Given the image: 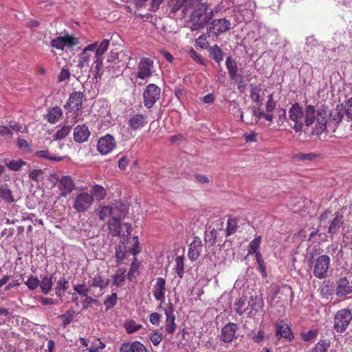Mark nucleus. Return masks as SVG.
I'll return each mask as SVG.
<instances>
[{
	"label": "nucleus",
	"mask_w": 352,
	"mask_h": 352,
	"mask_svg": "<svg viewBox=\"0 0 352 352\" xmlns=\"http://www.w3.org/2000/svg\"><path fill=\"white\" fill-rule=\"evenodd\" d=\"M231 28V23L226 19H214L209 24L207 32L209 37L217 39L218 36Z\"/></svg>",
	"instance_id": "4"
},
{
	"label": "nucleus",
	"mask_w": 352,
	"mask_h": 352,
	"mask_svg": "<svg viewBox=\"0 0 352 352\" xmlns=\"http://www.w3.org/2000/svg\"><path fill=\"white\" fill-rule=\"evenodd\" d=\"M245 300L246 299L245 297H240L236 300V302L234 304L236 312L240 316L243 315V313L245 312V309L243 307L245 305Z\"/></svg>",
	"instance_id": "50"
},
{
	"label": "nucleus",
	"mask_w": 352,
	"mask_h": 352,
	"mask_svg": "<svg viewBox=\"0 0 352 352\" xmlns=\"http://www.w3.org/2000/svg\"><path fill=\"white\" fill-rule=\"evenodd\" d=\"M170 7L173 12H177L179 9H182V12H186L184 10V0H171L170 2Z\"/></svg>",
	"instance_id": "49"
},
{
	"label": "nucleus",
	"mask_w": 352,
	"mask_h": 352,
	"mask_svg": "<svg viewBox=\"0 0 352 352\" xmlns=\"http://www.w3.org/2000/svg\"><path fill=\"white\" fill-rule=\"evenodd\" d=\"M71 126L69 125L63 126L60 129L58 130L54 135V140H61L64 139L70 132Z\"/></svg>",
	"instance_id": "45"
},
{
	"label": "nucleus",
	"mask_w": 352,
	"mask_h": 352,
	"mask_svg": "<svg viewBox=\"0 0 352 352\" xmlns=\"http://www.w3.org/2000/svg\"><path fill=\"white\" fill-rule=\"evenodd\" d=\"M208 6L206 3H201L197 6L192 12L190 19V30L196 31L203 29L212 16V12H207Z\"/></svg>",
	"instance_id": "2"
},
{
	"label": "nucleus",
	"mask_w": 352,
	"mask_h": 352,
	"mask_svg": "<svg viewBox=\"0 0 352 352\" xmlns=\"http://www.w3.org/2000/svg\"><path fill=\"white\" fill-rule=\"evenodd\" d=\"M39 280L36 276H30L24 283L30 290H34L39 285Z\"/></svg>",
	"instance_id": "53"
},
{
	"label": "nucleus",
	"mask_w": 352,
	"mask_h": 352,
	"mask_svg": "<svg viewBox=\"0 0 352 352\" xmlns=\"http://www.w3.org/2000/svg\"><path fill=\"white\" fill-rule=\"evenodd\" d=\"M133 352H148L143 344L138 341L132 342Z\"/></svg>",
	"instance_id": "60"
},
{
	"label": "nucleus",
	"mask_w": 352,
	"mask_h": 352,
	"mask_svg": "<svg viewBox=\"0 0 352 352\" xmlns=\"http://www.w3.org/2000/svg\"><path fill=\"white\" fill-rule=\"evenodd\" d=\"M84 297L85 299L81 302L83 309H87L92 303L96 302V300L89 295Z\"/></svg>",
	"instance_id": "61"
},
{
	"label": "nucleus",
	"mask_w": 352,
	"mask_h": 352,
	"mask_svg": "<svg viewBox=\"0 0 352 352\" xmlns=\"http://www.w3.org/2000/svg\"><path fill=\"white\" fill-rule=\"evenodd\" d=\"M74 290L80 296L84 297L89 294V288L85 283L76 284L74 285Z\"/></svg>",
	"instance_id": "51"
},
{
	"label": "nucleus",
	"mask_w": 352,
	"mask_h": 352,
	"mask_svg": "<svg viewBox=\"0 0 352 352\" xmlns=\"http://www.w3.org/2000/svg\"><path fill=\"white\" fill-rule=\"evenodd\" d=\"M35 155L39 158L47 159L54 162H60L64 159L63 157L54 156L47 150L38 151L35 153Z\"/></svg>",
	"instance_id": "36"
},
{
	"label": "nucleus",
	"mask_w": 352,
	"mask_h": 352,
	"mask_svg": "<svg viewBox=\"0 0 352 352\" xmlns=\"http://www.w3.org/2000/svg\"><path fill=\"white\" fill-rule=\"evenodd\" d=\"M106 344L100 340V339H94L91 341L90 346L87 349L89 352H100L103 350Z\"/></svg>",
	"instance_id": "41"
},
{
	"label": "nucleus",
	"mask_w": 352,
	"mask_h": 352,
	"mask_svg": "<svg viewBox=\"0 0 352 352\" xmlns=\"http://www.w3.org/2000/svg\"><path fill=\"white\" fill-rule=\"evenodd\" d=\"M250 98L254 102H261L262 98L261 97V89L259 86L250 85Z\"/></svg>",
	"instance_id": "40"
},
{
	"label": "nucleus",
	"mask_w": 352,
	"mask_h": 352,
	"mask_svg": "<svg viewBox=\"0 0 352 352\" xmlns=\"http://www.w3.org/2000/svg\"><path fill=\"white\" fill-rule=\"evenodd\" d=\"M109 282L110 280L107 276L102 275L101 274H97L89 283L91 287L104 289L108 286Z\"/></svg>",
	"instance_id": "25"
},
{
	"label": "nucleus",
	"mask_w": 352,
	"mask_h": 352,
	"mask_svg": "<svg viewBox=\"0 0 352 352\" xmlns=\"http://www.w3.org/2000/svg\"><path fill=\"white\" fill-rule=\"evenodd\" d=\"M126 248L124 245H118L116 247V260L118 265L121 264L126 258Z\"/></svg>",
	"instance_id": "39"
},
{
	"label": "nucleus",
	"mask_w": 352,
	"mask_h": 352,
	"mask_svg": "<svg viewBox=\"0 0 352 352\" xmlns=\"http://www.w3.org/2000/svg\"><path fill=\"white\" fill-rule=\"evenodd\" d=\"M276 107V102L274 100L273 94H271L268 98L265 105L267 112H273Z\"/></svg>",
	"instance_id": "55"
},
{
	"label": "nucleus",
	"mask_w": 352,
	"mask_h": 352,
	"mask_svg": "<svg viewBox=\"0 0 352 352\" xmlns=\"http://www.w3.org/2000/svg\"><path fill=\"white\" fill-rule=\"evenodd\" d=\"M238 223L236 219L229 218L227 221L226 236H228L236 232Z\"/></svg>",
	"instance_id": "47"
},
{
	"label": "nucleus",
	"mask_w": 352,
	"mask_h": 352,
	"mask_svg": "<svg viewBox=\"0 0 352 352\" xmlns=\"http://www.w3.org/2000/svg\"><path fill=\"white\" fill-rule=\"evenodd\" d=\"M16 144L17 146L25 153H30L32 151L30 145L25 139L18 138Z\"/></svg>",
	"instance_id": "54"
},
{
	"label": "nucleus",
	"mask_w": 352,
	"mask_h": 352,
	"mask_svg": "<svg viewBox=\"0 0 352 352\" xmlns=\"http://www.w3.org/2000/svg\"><path fill=\"white\" fill-rule=\"evenodd\" d=\"M352 292V285L349 283L346 277L340 278L337 282L336 294L344 296Z\"/></svg>",
	"instance_id": "23"
},
{
	"label": "nucleus",
	"mask_w": 352,
	"mask_h": 352,
	"mask_svg": "<svg viewBox=\"0 0 352 352\" xmlns=\"http://www.w3.org/2000/svg\"><path fill=\"white\" fill-rule=\"evenodd\" d=\"M62 115L63 112L61 109L56 106L48 110L46 118L50 123L54 124L60 119Z\"/></svg>",
	"instance_id": "28"
},
{
	"label": "nucleus",
	"mask_w": 352,
	"mask_h": 352,
	"mask_svg": "<svg viewBox=\"0 0 352 352\" xmlns=\"http://www.w3.org/2000/svg\"><path fill=\"white\" fill-rule=\"evenodd\" d=\"M97 47V42L87 45L80 54L79 57V65L80 67H86L89 65L92 53L94 54L96 47Z\"/></svg>",
	"instance_id": "21"
},
{
	"label": "nucleus",
	"mask_w": 352,
	"mask_h": 352,
	"mask_svg": "<svg viewBox=\"0 0 352 352\" xmlns=\"http://www.w3.org/2000/svg\"><path fill=\"white\" fill-rule=\"evenodd\" d=\"M329 116L328 108L321 107L316 109L312 105H307L305 107V124L307 126H312V135H320L327 129Z\"/></svg>",
	"instance_id": "1"
},
{
	"label": "nucleus",
	"mask_w": 352,
	"mask_h": 352,
	"mask_svg": "<svg viewBox=\"0 0 352 352\" xmlns=\"http://www.w3.org/2000/svg\"><path fill=\"white\" fill-rule=\"evenodd\" d=\"M318 334V331L316 330H309L307 332H304L301 333V338L304 341H309L314 338Z\"/></svg>",
	"instance_id": "56"
},
{
	"label": "nucleus",
	"mask_w": 352,
	"mask_h": 352,
	"mask_svg": "<svg viewBox=\"0 0 352 352\" xmlns=\"http://www.w3.org/2000/svg\"><path fill=\"white\" fill-rule=\"evenodd\" d=\"M5 166L11 171H19L21 168L26 164V162L22 159L10 160L4 159Z\"/></svg>",
	"instance_id": "27"
},
{
	"label": "nucleus",
	"mask_w": 352,
	"mask_h": 352,
	"mask_svg": "<svg viewBox=\"0 0 352 352\" xmlns=\"http://www.w3.org/2000/svg\"><path fill=\"white\" fill-rule=\"evenodd\" d=\"M148 122L147 116L142 113L131 114L128 121V130L137 131L143 128Z\"/></svg>",
	"instance_id": "11"
},
{
	"label": "nucleus",
	"mask_w": 352,
	"mask_h": 352,
	"mask_svg": "<svg viewBox=\"0 0 352 352\" xmlns=\"http://www.w3.org/2000/svg\"><path fill=\"white\" fill-rule=\"evenodd\" d=\"M109 40L103 39L100 44L97 43V47H96L94 52V58L96 60L94 62V67L96 72V76L99 75V72L100 70L102 64V55L107 52L108 47L109 46Z\"/></svg>",
	"instance_id": "10"
},
{
	"label": "nucleus",
	"mask_w": 352,
	"mask_h": 352,
	"mask_svg": "<svg viewBox=\"0 0 352 352\" xmlns=\"http://www.w3.org/2000/svg\"><path fill=\"white\" fill-rule=\"evenodd\" d=\"M161 89L155 84H149L146 86L143 93L144 104L151 109L160 99Z\"/></svg>",
	"instance_id": "7"
},
{
	"label": "nucleus",
	"mask_w": 352,
	"mask_h": 352,
	"mask_svg": "<svg viewBox=\"0 0 352 352\" xmlns=\"http://www.w3.org/2000/svg\"><path fill=\"white\" fill-rule=\"evenodd\" d=\"M351 320L352 314L349 309L339 310L334 316V329L338 333H343L347 329Z\"/></svg>",
	"instance_id": "5"
},
{
	"label": "nucleus",
	"mask_w": 352,
	"mask_h": 352,
	"mask_svg": "<svg viewBox=\"0 0 352 352\" xmlns=\"http://www.w3.org/2000/svg\"><path fill=\"white\" fill-rule=\"evenodd\" d=\"M203 246L201 239L195 236L188 248V256L190 261H195L199 258L203 250Z\"/></svg>",
	"instance_id": "15"
},
{
	"label": "nucleus",
	"mask_w": 352,
	"mask_h": 352,
	"mask_svg": "<svg viewBox=\"0 0 352 352\" xmlns=\"http://www.w3.org/2000/svg\"><path fill=\"white\" fill-rule=\"evenodd\" d=\"M111 57L113 58L114 60H108L109 65L106 67V69L111 77H117L122 74V67L124 64L122 63V65H120V61L116 60L117 58V53L111 52Z\"/></svg>",
	"instance_id": "18"
},
{
	"label": "nucleus",
	"mask_w": 352,
	"mask_h": 352,
	"mask_svg": "<svg viewBox=\"0 0 352 352\" xmlns=\"http://www.w3.org/2000/svg\"><path fill=\"white\" fill-rule=\"evenodd\" d=\"M126 270L123 267H120L112 276L113 284L116 286H120L125 280Z\"/></svg>",
	"instance_id": "35"
},
{
	"label": "nucleus",
	"mask_w": 352,
	"mask_h": 352,
	"mask_svg": "<svg viewBox=\"0 0 352 352\" xmlns=\"http://www.w3.org/2000/svg\"><path fill=\"white\" fill-rule=\"evenodd\" d=\"M261 242V236H258L254 240H252L248 246V254H252L256 252H260L258 251Z\"/></svg>",
	"instance_id": "43"
},
{
	"label": "nucleus",
	"mask_w": 352,
	"mask_h": 352,
	"mask_svg": "<svg viewBox=\"0 0 352 352\" xmlns=\"http://www.w3.org/2000/svg\"><path fill=\"white\" fill-rule=\"evenodd\" d=\"M120 219L112 217L108 222L109 233L113 236H118L121 233V224Z\"/></svg>",
	"instance_id": "26"
},
{
	"label": "nucleus",
	"mask_w": 352,
	"mask_h": 352,
	"mask_svg": "<svg viewBox=\"0 0 352 352\" xmlns=\"http://www.w3.org/2000/svg\"><path fill=\"white\" fill-rule=\"evenodd\" d=\"M195 43L202 49L206 48L208 44L206 36L204 34L199 36L198 38L196 39Z\"/></svg>",
	"instance_id": "63"
},
{
	"label": "nucleus",
	"mask_w": 352,
	"mask_h": 352,
	"mask_svg": "<svg viewBox=\"0 0 352 352\" xmlns=\"http://www.w3.org/2000/svg\"><path fill=\"white\" fill-rule=\"evenodd\" d=\"M316 157V155L314 153H300L297 155L298 160L302 161H312Z\"/></svg>",
	"instance_id": "62"
},
{
	"label": "nucleus",
	"mask_w": 352,
	"mask_h": 352,
	"mask_svg": "<svg viewBox=\"0 0 352 352\" xmlns=\"http://www.w3.org/2000/svg\"><path fill=\"white\" fill-rule=\"evenodd\" d=\"M0 198L7 203H12L14 201V199L12 195V192L8 188L7 184L1 186Z\"/></svg>",
	"instance_id": "31"
},
{
	"label": "nucleus",
	"mask_w": 352,
	"mask_h": 352,
	"mask_svg": "<svg viewBox=\"0 0 352 352\" xmlns=\"http://www.w3.org/2000/svg\"><path fill=\"white\" fill-rule=\"evenodd\" d=\"M166 291L165 279L161 277L157 278L152 290L155 299L162 302H164Z\"/></svg>",
	"instance_id": "16"
},
{
	"label": "nucleus",
	"mask_w": 352,
	"mask_h": 352,
	"mask_svg": "<svg viewBox=\"0 0 352 352\" xmlns=\"http://www.w3.org/2000/svg\"><path fill=\"white\" fill-rule=\"evenodd\" d=\"M331 342L328 339L320 340L310 352H327L330 347Z\"/></svg>",
	"instance_id": "37"
},
{
	"label": "nucleus",
	"mask_w": 352,
	"mask_h": 352,
	"mask_svg": "<svg viewBox=\"0 0 352 352\" xmlns=\"http://www.w3.org/2000/svg\"><path fill=\"white\" fill-rule=\"evenodd\" d=\"M289 118L294 122V125H291L292 128L296 132L301 131L305 125V108L303 109L298 102H296L289 110Z\"/></svg>",
	"instance_id": "3"
},
{
	"label": "nucleus",
	"mask_w": 352,
	"mask_h": 352,
	"mask_svg": "<svg viewBox=\"0 0 352 352\" xmlns=\"http://www.w3.org/2000/svg\"><path fill=\"white\" fill-rule=\"evenodd\" d=\"M74 315V311L70 309L68 310L65 314L59 315L58 318L63 320L62 326L63 327H66L73 320Z\"/></svg>",
	"instance_id": "42"
},
{
	"label": "nucleus",
	"mask_w": 352,
	"mask_h": 352,
	"mask_svg": "<svg viewBox=\"0 0 352 352\" xmlns=\"http://www.w3.org/2000/svg\"><path fill=\"white\" fill-rule=\"evenodd\" d=\"M116 211L117 210L113 209L112 207L103 206L101 208L98 213L100 219L104 220L105 218L108 217L109 216H111L112 217H113V214H115Z\"/></svg>",
	"instance_id": "44"
},
{
	"label": "nucleus",
	"mask_w": 352,
	"mask_h": 352,
	"mask_svg": "<svg viewBox=\"0 0 352 352\" xmlns=\"http://www.w3.org/2000/svg\"><path fill=\"white\" fill-rule=\"evenodd\" d=\"M209 51L210 57L217 63H219L223 60V52L218 45H214V46L211 47Z\"/></svg>",
	"instance_id": "38"
},
{
	"label": "nucleus",
	"mask_w": 352,
	"mask_h": 352,
	"mask_svg": "<svg viewBox=\"0 0 352 352\" xmlns=\"http://www.w3.org/2000/svg\"><path fill=\"white\" fill-rule=\"evenodd\" d=\"M53 283L52 276H44L39 283L41 289L45 294H47L52 289Z\"/></svg>",
	"instance_id": "30"
},
{
	"label": "nucleus",
	"mask_w": 352,
	"mask_h": 352,
	"mask_svg": "<svg viewBox=\"0 0 352 352\" xmlns=\"http://www.w3.org/2000/svg\"><path fill=\"white\" fill-rule=\"evenodd\" d=\"M85 97L82 91H74L72 93L67 100L65 107L69 111H78L82 106V99Z\"/></svg>",
	"instance_id": "12"
},
{
	"label": "nucleus",
	"mask_w": 352,
	"mask_h": 352,
	"mask_svg": "<svg viewBox=\"0 0 352 352\" xmlns=\"http://www.w3.org/2000/svg\"><path fill=\"white\" fill-rule=\"evenodd\" d=\"M116 145L114 138L107 134L99 139L97 149L101 154L106 155L110 153L116 147Z\"/></svg>",
	"instance_id": "13"
},
{
	"label": "nucleus",
	"mask_w": 352,
	"mask_h": 352,
	"mask_svg": "<svg viewBox=\"0 0 352 352\" xmlns=\"http://www.w3.org/2000/svg\"><path fill=\"white\" fill-rule=\"evenodd\" d=\"M226 65L230 79L234 80L237 84L242 83V76L237 74V63L231 56H228L226 60Z\"/></svg>",
	"instance_id": "17"
},
{
	"label": "nucleus",
	"mask_w": 352,
	"mask_h": 352,
	"mask_svg": "<svg viewBox=\"0 0 352 352\" xmlns=\"http://www.w3.org/2000/svg\"><path fill=\"white\" fill-rule=\"evenodd\" d=\"M50 45L52 47L56 48L57 50H63L64 47L62 43V38L60 36H57L56 38L52 39L50 42Z\"/></svg>",
	"instance_id": "59"
},
{
	"label": "nucleus",
	"mask_w": 352,
	"mask_h": 352,
	"mask_svg": "<svg viewBox=\"0 0 352 352\" xmlns=\"http://www.w3.org/2000/svg\"><path fill=\"white\" fill-rule=\"evenodd\" d=\"M133 344L129 342H124L120 347V352H133Z\"/></svg>",
	"instance_id": "64"
},
{
	"label": "nucleus",
	"mask_w": 352,
	"mask_h": 352,
	"mask_svg": "<svg viewBox=\"0 0 352 352\" xmlns=\"http://www.w3.org/2000/svg\"><path fill=\"white\" fill-rule=\"evenodd\" d=\"M276 336L278 340L281 338H284L291 341L294 338L291 329L286 323H283V322L276 324Z\"/></svg>",
	"instance_id": "22"
},
{
	"label": "nucleus",
	"mask_w": 352,
	"mask_h": 352,
	"mask_svg": "<svg viewBox=\"0 0 352 352\" xmlns=\"http://www.w3.org/2000/svg\"><path fill=\"white\" fill-rule=\"evenodd\" d=\"M124 327L128 333H133L142 328V324H137L134 320H130L125 323Z\"/></svg>",
	"instance_id": "48"
},
{
	"label": "nucleus",
	"mask_w": 352,
	"mask_h": 352,
	"mask_svg": "<svg viewBox=\"0 0 352 352\" xmlns=\"http://www.w3.org/2000/svg\"><path fill=\"white\" fill-rule=\"evenodd\" d=\"M150 340L154 346H157L162 340V334L155 331L150 336Z\"/></svg>",
	"instance_id": "58"
},
{
	"label": "nucleus",
	"mask_w": 352,
	"mask_h": 352,
	"mask_svg": "<svg viewBox=\"0 0 352 352\" xmlns=\"http://www.w3.org/2000/svg\"><path fill=\"white\" fill-rule=\"evenodd\" d=\"M165 331L169 334H173L177 328V324L175 323V316L172 310H165Z\"/></svg>",
	"instance_id": "24"
},
{
	"label": "nucleus",
	"mask_w": 352,
	"mask_h": 352,
	"mask_svg": "<svg viewBox=\"0 0 352 352\" xmlns=\"http://www.w3.org/2000/svg\"><path fill=\"white\" fill-rule=\"evenodd\" d=\"M237 329L236 324L229 322L223 327L221 331L220 340L224 342H230L235 338V333Z\"/></svg>",
	"instance_id": "19"
},
{
	"label": "nucleus",
	"mask_w": 352,
	"mask_h": 352,
	"mask_svg": "<svg viewBox=\"0 0 352 352\" xmlns=\"http://www.w3.org/2000/svg\"><path fill=\"white\" fill-rule=\"evenodd\" d=\"M63 47L72 48L78 44V40L76 37L68 34L60 36Z\"/></svg>",
	"instance_id": "34"
},
{
	"label": "nucleus",
	"mask_w": 352,
	"mask_h": 352,
	"mask_svg": "<svg viewBox=\"0 0 352 352\" xmlns=\"http://www.w3.org/2000/svg\"><path fill=\"white\" fill-rule=\"evenodd\" d=\"M118 296L116 293H113L109 296L104 301V305L107 309H111L115 306L117 302Z\"/></svg>",
	"instance_id": "52"
},
{
	"label": "nucleus",
	"mask_w": 352,
	"mask_h": 352,
	"mask_svg": "<svg viewBox=\"0 0 352 352\" xmlns=\"http://www.w3.org/2000/svg\"><path fill=\"white\" fill-rule=\"evenodd\" d=\"M113 209H116L117 211L113 214V217L122 219H123L128 211V207L126 204L121 202H116L112 207Z\"/></svg>",
	"instance_id": "32"
},
{
	"label": "nucleus",
	"mask_w": 352,
	"mask_h": 352,
	"mask_svg": "<svg viewBox=\"0 0 352 352\" xmlns=\"http://www.w3.org/2000/svg\"><path fill=\"white\" fill-rule=\"evenodd\" d=\"M90 195L96 197L97 200H102L107 195V191L104 187L100 185L95 184L92 188Z\"/></svg>",
	"instance_id": "33"
},
{
	"label": "nucleus",
	"mask_w": 352,
	"mask_h": 352,
	"mask_svg": "<svg viewBox=\"0 0 352 352\" xmlns=\"http://www.w3.org/2000/svg\"><path fill=\"white\" fill-rule=\"evenodd\" d=\"M153 69V61L149 58H141L138 63L137 72L135 74L136 78L142 80H146L152 75V69Z\"/></svg>",
	"instance_id": "9"
},
{
	"label": "nucleus",
	"mask_w": 352,
	"mask_h": 352,
	"mask_svg": "<svg viewBox=\"0 0 352 352\" xmlns=\"http://www.w3.org/2000/svg\"><path fill=\"white\" fill-rule=\"evenodd\" d=\"M90 131L85 124H78L74 130V139L76 142H86L90 136Z\"/></svg>",
	"instance_id": "20"
},
{
	"label": "nucleus",
	"mask_w": 352,
	"mask_h": 352,
	"mask_svg": "<svg viewBox=\"0 0 352 352\" xmlns=\"http://www.w3.org/2000/svg\"><path fill=\"white\" fill-rule=\"evenodd\" d=\"M9 126L14 131H19L21 133H26L28 131V129L25 126H23L22 124L14 122H10Z\"/></svg>",
	"instance_id": "57"
},
{
	"label": "nucleus",
	"mask_w": 352,
	"mask_h": 352,
	"mask_svg": "<svg viewBox=\"0 0 352 352\" xmlns=\"http://www.w3.org/2000/svg\"><path fill=\"white\" fill-rule=\"evenodd\" d=\"M342 223L343 215L338 212H336L335 217L330 223L328 232L332 234H335L339 230Z\"/></svg>",
	"instance_id": "29"
},
{
	"label": "nucleus",
	"mask_w": 352,
	"mask_h": 352,
	"mask_svg": "<svg viewBox=\"0 0 352 352\" xmlns=\"http://www.w3.org/2000/svg\"><path fill=\"white\" fill-rule=\"evenodd\" d=\"M94 201V199L91 195L88 192H82L77 194L74 197L73 208L78 212H85L91 208Z\"/></svg>",
	"instance_id": "6"
},
{
	"label": "nucleus",
	"mask_w": 352,
	"mask_h": 352,
	"mask_svg": "<svg viewBox=\"0 0 352 352\" xmlns=\"http://www.w3.org/2000/svg\"><path fill=\"white\" fill-rule=\"evenodd\" d=\"M329 264L330 258L327 255H322L318 257L314 267V275L320 279L326 278Z\"/></svg>",
	"instance_id": "8"
},
{
	"label": "nucleus",
	"mask_w": 352,
	"mask_h": 352,
	"mask_svg": "<svg viewBox=\"0 0 352 352\" xmlns=\"http://www.w3.org/2000/svg\"><path fill=\"white\" fill-rule=\"evenodd\" d=\"M175 273L179 278L184 275V256H179L175 258Z\"/></svg>",
	"instance_id": "46"
},
{
	"label": "nucleus",
	"mask_w": 352,
	"mask_h": 352,
	"mask_svg": "<svg viewBox=\"0 0 352 352\" xmlns=\"http://www.w3.org/2000/svg\"><path fill=\"white\" fill-rule=\"evenodd\" d=\"M57 186L60 191L59 196L63 197L69 195L75 188L74 180L67 175L61 177Z\"/></svg>",
	"instance_id": "14"
}]
</instances>
